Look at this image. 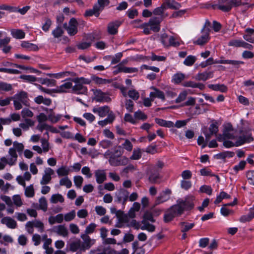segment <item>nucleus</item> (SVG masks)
Returning <instances> with one entry per match:
<instances>
[{
	"mask_svg": "<svg viewBox=\"0 0 254 254\" xmlns=\"http://www.w3.org/2000/svg\"><path fill=\"white\" fill-rule=\"evenodd\" d=\"M193 200V196H188L185 199H178L176 204L166 211L163 218L164 221L165 223H169L175 217L180 216L184 213L185 210L192 209L194 207Z\"/></svg>",
	"mask_w": 254,
	"mask_h": 254,
	"instance_id": "1",
	"label": "nucleus"
},
{
	"mask_svg": "<svg viewBox=\"0 0 254 254\" xmlns=\"http://www.w3.org/2000/svg\"><path fill=\"white\" fill-rule=\"evenodd\" d=\"M240 133L242 134L239 137L238 140L235 143L229 140H224L223 141V146L226 148H230L233 146H239L245 143L250 142L253 141L254 139L249 132H246L245 134L243 130L240 131Z\"/></svg>",
	"mask_w": 254,
	"mask_h": 254,
	"instance_id": "2",
	"label": "nucleus"
},
{
	"mask_svg": "<svg viewBox=\"0 0 254 254\" xmlns=\"http://www.w3.org/2000/svg\"><path fill=\"white\" fill-rule=\"evenodd\" d=\"M8 153L10 156V158L7 159L5 157L1 158L0 161V170H2L4 168L6 164L12 166L13 165L17 158V154L13 148H10L9 149Z\"/></svg>",
	"mask_w": 254,
	"mask_h": 254,
	"instance_id": "3",
	"label": "nucleus"
},
{
	"mask_svg": "<svg viewBox=\"0 0 254 254\" xmlns=\"http://www.w3.org/2000/svg\"><path fill=\"white\" fill-rule=\"evenodd\" d=\"M226 1H228L226 5L219 4L218 8L223 11L229 12L231 10L233 5L236 7L242 4H247V3H242L241 0H219V3H224Z\"/></svg>",
	"mask_w": 254,
	"mask_h": 254,
	"instance_id": "4",
	"label": "nucleus"
},
{
	"mask_svg": "<svg viewBox=\"0 0 254 254\" xmlns=\"http://www.w3.org/2000/svg\"><path fill=\"white\" fill-rule=\"evenodd\" d=\"M163 20V16L162 17H152L147 23L150 27L151 30L154 32H157L160 30V23Z\"/></svg>",
	"mask_w": 254,
	"mask_h": 254,
	"instance_id": "5",
	"label": "nucleus"
},
{
	"mask_svg": "<svg viewBox=\"0 0 254 254\" xmlns=\"http://www.w3.org/2000/svg\"><path fill=\"white\" fill-rule=\"evenodd\" d=\"M81 238L83 240V242L81 243V252H85L86 250L89 249L95 243V240L91 239L87 235H82Z\"/></svg>",
	"mask_w": 254,
	"mask_h": 254,
	"instance_id": "6",
	"label": "nucleus"
},
{
	"mask_svg": "<svg viewBox=\"0 0 254 254\" xmlns=\"http://www.w3.org/2000/svg\"><path fill=\"white\" fill-rule=\"evenodd\" d=\"M128 195L129 192L127 190L122 189L116 192L115 197L118 202H122L123 205H125L128 198Z\"/></svg>",
	"mask_w": 254,
	"mask_h": 254,
	"instance_id": "7",
	"label": "nucleus"
},
{
	"mask_svg": "<svg viewBox=\"0 0 254 254\" xmlns=\"http://www.w3.org/2000/svg\"><path fill=\"white\" fill-rule=\"evenodd\" d=\"M122 22L119 20L110 22L107 26V31L110 35H115L118 33V28L121 25Z\"/></svg>",
	"mask_w": 254,
	"mask_h": 254,
	"instance_id": "8",
	"label": "nucleus"
},
{
	"mask_svg": "<svg viewBox=\"0 0 254 254\" xmlns=\"http://www.w3.org/2000/svg\"><path fill=\"white\" fill-rule=\"evenodd\" d=\"M161 177L158 170L154 167L150 170L148 180L150 183L152 184H158L159 182L158 180Z\"/></svg>",
	"mask_w": 254,
	"mask_h": 254,
	"instance_id": "9",
	"label": "nucleus"
},
{
	"mask_svg": "<svg viewBox=\"0 0 254 254\" xmlns=\"http://www.w3.org/2000/svg\"><path fill=\"white\" fill-rule=\"evenodd\" d=\"M92 111L94 113H97L100 117H105L106 116L109 115L110 113H113L110 111L109 107L107 106L103 107L94 108Z\"/></svg>",
	"mask_w": 254,
	"mask_h": 254,
	"instance_id": "10",
	"label": "nucleus"
},
{
	"mask_svg": "<svg viewBox=\"0 0 254 254\" xmlns=\"http://www.w3.org/2000/svg\"><path fill=\"white\" fill-rule=\"evenodd\" d=\"M12 98L21 102L22 104L26 106H29V105L27 93L24 91H21L19 93L15 94Z\"/></svg>",
	"mask_w": 254,
	"mask_h": 254,
	"instance_id": "11",
	"label": "nucleus"
},
{
	"mask_svg": "<svg viewBox=\"0 0 254 254\" xmlns=\"http://www.w3.org/2000/svg\"><path fill=\"white\" fill-rule=\"evenodd\" d=\"M209 133L206 131H203V133L205 136V139L206 142L208 141L212 135L213 134H216L218 131V127L217 125V123L211 124L209 127Z\"/></svg>",
	"mask_w": 254,
	"mask_h": 254,
	"instance_id": "12",
	"label": "nucleus"
},
{
	"mask_svg": "<svg viewBox=\"0 0 254 254\" xmlns=\"http://www.w3.org/2000/svg\"><path fill=\"white\" fill-rule=\"evenodd\" d=\"M95 100L98 102H109L111 101V99L107 95V94L101 90H96L94 93Z\"/></svg>",
	"mask_w": 254,
	"mask_h": 254,
	"instance_id": "13",
	"label": "nucleus"
},
{
	"mask_svg": "<svg viewBox=\"0 0 254 254\" xmlns=\"http://www.w3.org/2000/svg\"><path fill=\"white\" fill-rule=\"evenodd\" d=\"M54 174V171L50 168L46 169L45 174L43 176L40 184L42 185L48 184L51 180V175Z\"/></svg>",
	"mask_w": 254,
	"mask_h": 254,
	"instance_id": "14",
	"label": "nucleus"
},
{
	"mask_svg": "<svg viewBox=\"0 0 254 254\" xmlns=\"http://www.w3.org/2000/svg\"><path fill=\"white\" fill-rule=\"evenodd\" d=\"M223 132L224 136H225L227 139H233L235 138L234 128L231 124L228 123L224 126Z\"/></svg>",
	"mask_w": 254,
	"mask_h": 254,
	"instance_id": "15",
	"label": "nucleus"
},
{
	"mask_svg": "<svg viewBox=\"0 0 254 254\" xmlns=\"http://www.w3.org/2000/svg\"><path fill=\"white\" fill-rule=\"evenodd\" d=\"M77 22L75 18H72L69 22L67 32L70 35H74L77 32Z\"/></svg>",
	"mask_w": 254,
	"mask_h": 254,
	"instance_id": "16",
	"label": "nucleus"
},
{
	"mask_svg": "<svg viewBox=\"0 0 254 254\" xmlns=\"http://www.w3.org/2000/svg\"><path fill=\"white\" fill-rule=\"evenodd\" d=\"M210 29L208 28L206 31L201 32L203 35L199 38L194 43L198 45H203L206 43L209 40V32Z\"/></svg>",
	"mask_w": 254,
	"mask_h": 254,
	"instance_id": "17",
	"label": "nucleus"
},
{
	"mask_svg": "<svg viewBox=\"0 0 254 254\" xmlns=\"http://www.w3.org/2000/svg\"><path fill=\"white\" fill-rule=\"evenodd\" d=\"M245 32L243 38L250 43H254V29L248 28L245 29Z\"/></svg>",
	"mask_w": 254,
	"mask_h": 254,
	"instance_id": "18",
	"label": "nucleus"
},
{
	"mask_svg": "<svg viewBox=\"0 0 254 254\" xmlns=\"http://www.w3.org/2000/svg\"><path fill=\"white\" fill-rule=\"evenodd\" d=\"M95 176L97 183L100 184L106 180V175L104 170H98L95 172Z\"/></svg>",
	"mask_w": 254,
	"mask_h": 254,
	"instance_id": "19",
	"label": "nucleus"
},
{
	"mask_svg": "<svg viewBox=\"0 0 254 254\" xmlns=\"http://www.w3.org/2000/svg\"><path fill=\"white\" fill-rule=\"evenodd\" d=\"M1 222L2 224H5L9 228L14 229L17 226L16 221L10 217H4L1 219Z\"/></svg>",
	"mask_w": 254,
	"mask_h": 254,
	"instance_id": "20",
	"label": "nucleus"
},
{
	"mask_svg": "<svg viewBox=\"0 0 254 254\" xmlns=\"http://www.w3.org/2000/svg\"><path fill=\"white\" fill-rule=\"evenodd\" d=\"M100 9L95 4L92 9H87L85 11L84 15L86 17L91 16L94 15L96 17H98L100 13Z\"/></svg>",
	"mask_w": 254,
	"mask_h": 254,
	"instance_id": "21",
	"label": "nucleus"
},
{
	"mask_svg": "<svg viewBox=\"0 0 254 254\" xmlns=\"http://www.w3.org/2000/svg\"><path fill=\"white\" fill-rule=\"evenodd\" d=\"M216 63L223 64H230L233 65L235 67L238 68L240 64H243L244 62L242 61L235 60H220L216 61Z\"/></svg>",
	"mask_w": 254,
	"mask_h": 254,
	"instance_id": "22",
	"label": "nucleus"
},
{
	"mask_svg": "<svg viewBox=\"0 0 254 254\" xmlns=\"http://www.w3.org/2000/svg\"><path fill=\"white\" fill-rule=\"evenodd\" d=\"M76 84L72 87V90L78 94H86L87 92V88L79 83H75Z\"/></svg>",
	"mask_w": 254,
	"mask_h": 254,
	"instance_id": "23",
	"label": "nucleus"
},
{
	"mask_svg": "<svg viewBox=\"0 0 254 254\" xmlns=\"http://www.w3.org/2000/svg\"><path fill=\"white\" fill-rule=\"evenodd\" d=\"M213 76V72H204L202 73H199L196 75L195 77L197 80L206 81L209 78H211Z\"/></svg>",
	"mask_w": 254,
	"mask_h": 254,
	"instance_id": "24",
	"label": "nucleus"
},
{
	"mask_svg": "<svg viewBox=\"0 0 254 254\" xmlns=\"http://www.w3.org/2000/svg\"><path fill=\"white\" fill-rule=\"evenodd\" d=\"M208 87L212 90L219 91L221 92H226L228 90L227 86L224 84H209Z\"/></svg>",
	"mask_w": 254,
	"mask_h": 254,
	"instance_id": "25",
	"label": "nucleus"
},
{
	"mask_svg": "<svg viewBox=\"0 0 254 254\" xmlns=\"http://www.w3.org/2000/svg\"><path fill=\"white\" fill-rule=\"evenodd\" d=\"M72 87V83L70 82H67L60 86H58L57 89L54 90L56 93H61L65 92L66 89H70Z\"/></svg>",
	"mask_w": 254,
	"mask_h": 254,
	"instance_id": "26",
	"label": "nucleus"
},
{
	"mask_svg": "<svg viewBox=\"0 0 254 254\" xmlns=\"http://www.w3.org/2000/svg\"><path fill=\"white\" fill-rule=\"evenodd\" d=\"M54 231L58 234L64 237H66L68 235V231L64 225H59L54 228Z\"/></svg>",
	"mask_w": 254,
	"mask_h": 254,
	"instance_id": "27",
	"label": "nucleus"
},
{
	"mask_svg": "<svg viewBox=\"0 0 254 254\" xmlns=\"http://www.w3.org/2000/svg\"><path fill=\"white\" fill-rule=\"evenodd\" d=\"M10 32L12 37L16 39H23L25 35L24 32L21 29H12Z\"/></svg>",
	"mask_w": 254,
	"mask_h": 254,
	"instance_id": "28",
	"label": "nucleus"
},
{
	"mask_svg": "<svg viewBox=\"0 0 254 254\" xmlns=\"http://www.w3.org/2000/svg\"><path fill=\"white\" fill-rule=\"evenodd\" d=\"M141 224L142 226H140V229L142 230H147L149 232H152L155 230V227L152 224H150L148 222L145 221V220H142L141 221Z\"/></svg>",
	"mask_w": 254,
	"mask_h": 254,
	"instance_id": "29",
	"label": "nucleus"
},
{
	"mask_svg": "<svg viewBox=\"0 0 254 254\" xmlns=\"http://www.w3.org/2000/svg\"><path fill=\"white\" fill-rule=\"evenodd\" d=\"M155 121L156 124L160 126L167 127H171L174 126V123L171 121H167L159 118L155 119Z\"/></svg>",
	"mask_w": 254,
	"mask_h": 254,
	"instance_id": "30",
	"label": "nucleus"
},
{
	"mask_svg": "<svg viewBox=\"0 0 254 254\" xmlns=\"http://www.w3.org/2000/svg\"><path fill=\"white\" fill-rule=\"evenodd\" d=\"M115 115L113 113H110L107 118L106 119L100 121L98 122V124L102 127L107 125L108 124L112 123L115 119Z\"/></svg>",
	"mask_w": 254,
	"mask_h": 254,
	"instance_id": "31",
	"label": "nucleus"
},
{
	"mask_svg": "<svg viewBox=\"0 0 254 254\" xmlns=\"http://www.w3.org/2000/svg\"><path fill=\"white\" fill-rule=\"evenodd\" d=\"M185 77L186 76L184 74L181 72H178L173 76L172 81L176 84H179L184 80Z\"/></svg>",
	"mask_w": 254,
	"mask_h": 254,
	"instance_id": "32",
	"label": "nucleus"
},
{
	"mask_svg": "<svg viewBox=\"0 0 254 254\" xmlns=\"http://www.w3.org/2000/svg\"><path fill=\"white\" fill-rule=\"evenodd\" d=\"M166 9L165 4H162L161 6L155 8L152 13L155 15L160 16V17H164V12Z\"/></svg>",
	"mask_w": 254,
	"mask_h": 254,
	"instance_id": "33",
	"label": "nucleus"
},
{
	"mask_svg": "<svg viewBox=\"0 0 254 254\" xmlns=\"http://www.w3.org/2000/svg\"><path fill=\"white\" fill-rule=\"evenodd\" d=\"M21 46L22 47L30 51H37L38 50V47L37 45L30 43L27 41L22 42Z\"/></svg>",
	"mask_w": 254,
	"mask_h": 254,
	"instance_id": "34",
	"label": "nucleus"
},
{
	"mask_svg": "<svg viewBox=\"0 0 254 254\" xmlns=\"http://www.w3.org/2000/svg\"><path fill=\"white\" fill-rule=\"evenodd\" d=\"M81 241L78 240L76 241L72 242L69 244V250L72 252H76L78 249L81 251Z\"/></svg>",
	"mask_w": 254,
	"mask_h": 254,
	"instance_id": "35",
	"label": "nucleus"
},
{
	"mask_svg": "<svg viewBox=\"0 0 254 254\" xmlns=\"http://www.w3.org/2000/svg\"><path fill=\"white\" fill-rule=\"evenodd\" d=\"M25 123H20L19 127L24 130H28L29 127H32L34 125V122L31 119H26L24 120Z\"/></svg>",
	"mask_w": 254,
	"mask_h": 254,
	"instance_id": "36",
	"label": "nucleus"
},
{
	"mask_svg": "<svg viewBox=\"0 0 254 254\" xmlns=\"http://www.w3.org/2000/svg\"><path fill=\"white\" fill-rule=\"evenodd\" d=\"M122 56L123 54L122 53H118L114 57H112L111 56H106L105 57L104 59H108L112 58L111 64H115L118 63L120 61Z\"/></svg>",
	"mask_w": 254,
	"mask_h": 254,
	"instance_id": "37",
	"label": "nucleus"
},
{
	"mask_svg": "<svg viewBox=\"0 0 254 254\" xmlns=\"http://www.w3.org/2000/svg\"><path fill=\"white\" fill-rule=\"evenodd\" d=\"M116 215L118 218L119 222L126 223L128 221L127 216L126 214H125L124 212L122 211V210H118Z\"/></svg>",
	"mask_w": 254,
	"mask_h": 254,
	"instance_id": "38",
	"label": "nucleus"
},
{
	"mask_svg": "<svg viewBox=\"0 0 254 254\" xmlns=\"http://www.w3.org/2000/svg\"><path fill=\"white\" fill-rule=\"evenodd\" d=\"M253 218H254V211L251 210L248 214L242 216L240 218V221L245 223L251 221Z\"/></svg>",
	"mask_w": 254,
	"mask_h": 254,
	"instance_id": "39",
	"label": "nucleus"
},
{
	"mask_svg": "<svg viewBox=\"0 0 254 254\" xmlns=\"http://www.w3.org/2000/svg\"><path fill=\"white\" fill-rule=\"evenodd\" d=\"M110 3L109 0H98L97 3L95 5L97 6V7L100 9V11H101L103 10L104 7L106 6H107Z\"/></svg>",
	"mask_w": 254,
	"mask_h": 254,
	"instance_id": "40",
	"label": "nucleus"
},
{
	"mask_svg": "<svg viewBox=\"0 0 254 254\" xmlns=\"http://www.w3.org/2000/svg\"><path fill=\"white\" fill-rule=\"evenodd\" d=\"M50 201L53 203H56L58 201L62 203L64 201V198L63 196L60 194H53L51 196L50 199Z\"/></svg>",
	"mask_w": 254,
	"mask_h": 254,
	"instance_id": "41",
	"label": "nucleus"
},
{
	"mask_svg": "<svg viewBox=\"0 0 254 254\" xmlns=\"http://www.w3.org/2000/svg\"><path fill=\"white\" fill-rule=\"evenodd\" d=\"M169 199V196H167L161 192L160 195L156 198L155 205L159 204L161 203L166 201Z\"/></svg>",
	"mask_w": 254,
	"mask_h": 254,
	"instance_id": "42",
	"label": "nucleus"
},
{
	"mask_svg": "<svg viewBox=\"0 0 254 254\" xmlns=\"http://www.w3.org/2000/svg\"><path fill=\"white\" fill-rule=\"evenodd\" d=\"M12 89V85L5 82H0V92H8Z\"/></svg>",
	"mask_w": 254,
	"mask_h": 254,
	"instance_id": "43",
	"label": "nucleus"
},
{
	"mask_svg": "<svg viewBox=\"0 0 254 254\" xmlns=\"http://www.w3.org/2000/svg\"><path fill=\"white\" fill-rule=\"evenodd\" d=\"M180 225L182 226V232H186L191 229L194 225V223H188L186 222H181Z\"/></svg>",
	"mask_w": 254,
	"mask_h": 254,
	"instance_id": "44",
	"label": "nucleus"
},
{
	"mask_svg": "<svg viewBox=\"0 0 254 254\" xmlns=\"http://www.w3.org/2000/svg\"><path fill=\"white\" fill-rule=\"evenodd\" d=\"M235 155L234 152L231 151H225L220 153H219L216 155L218 158L220 159H225V158L228 157H233Z\"/></svg>",
	"mask_w": 254,
	"mask_h": 254,
	"instance_id": "45",
	"label": "nucleus"
},
{
	"mask_svg": "<svg viewBox=\"0 0 254 254\" xmlns=\"http://www.w3.org/2000/svg\"><path fill=\"white\" fill-rule=\"evenodd\" d=\"M64 33V30L62 29L61 26H58L57 28L52 31V34L55 38H59L61 37Z\"/></svg>",
	"mask_w": 254,
	"mask_h": 254,
	"instance_id": "46",
	"label": "nucleus"
},
{
	"mask_svg": "<svg viewBox=\"0 0 254 254\" xmlns=\"http://www.w3.org/2000/svg\"><path fill=\"white\" fill-rule=\"evenodd\" d=\"M196 61V58L193 56H189L185 60L184 64L187 66L192 65Z\"/></svg>",
	"mask_w": 254,
	"mask_h": 254,
	"instance_id": "47",
	"label": "nucleus"
},
{
	"mask_svg": "<svg viewBox=\"0 0 254 254\" xmlns=\"http://www.w3.org/2000/svg\"><path fill=\"white\" fill-rule=\"evenodd\" d=\"M37 129L41 131H42L44 129L47 130H50L52 132H54V130L52 127L46 124H40L37 126Z\"/></svg>",
	"mask_w": 254,
	"mask_h": 254,
	"instance_id": "48",
	"label": "nucleus"
},
{
	"mask_svg": "<svg viewBox=\"0 0 254 254\" xmlns=\"http://www.w3.org/2000/svg\"><path fill=\"white\" fill-rule=\"evenodd\" d=\"M60 185L61 186H65L67 188H70L72 186V183L68 177H66L61 179Z\"/></svg>",
	"mask_w": 254,
	"mask_h": 254,
	"instance_id": "49",
	"label": "nucleus"
},
{
	"mask_svg": "<svg viewBox=\"0 0 254 254\" xmlns=\"http://www.w3.org/2000/svg\"><path fill=\"white\" fill-rule=\"evenodd\" d=\"M39 207L44 211H46L47 210V202L45 197H42L39 200Z\"/></svg>",
	"mask_w": 254,
	"mask_h": 254,
	"instance_id": "50",
	"label": "nucleus"
},
{
	"mask_svg": "<svg viewBox=\"0 0 254 254\" xmlns=\"http://www.w3.org/2000/svg\"><path fill=\"white\" fill-rule=\"evenodd\" d=\"M31 222L34 227L39 229L40 232H43L44 231V227L42 222L37 220H35Z\"/></svg>",
	"mask_w": 254,
	"mask_h": 254,
	"instance_id": "51",
	"label": "nucleus"
},
{
	"mask_svg": "<svg viewBox=\"0 0 254 254\" xmlns=\"http://www.w3.org/2000/svg\"><path fill=\"white\" fill-rule=\"evenodd\" d=\"M69 171L68 169L63 166L57 170V173L59 176H65L68 174Z\"/></svg>",
	"mask_w": 254,
	"mask_h": 254,
	"instance_id": "52",
	"label": "nucleus"
},
{
	"mask_svg": "<svg viewBox=\"0 0 254 254\" xmlns=\"http://www.w3.org/2000/svg\"><path fill=\"white\" fill-rule=\"evenodd\" d=\"M134 116L135 119L145 121L147 119V116L144 114L142 111L138 110L135 112L134 114Z\"/></svg>",
	"mask_w": 254,
	"mask_h": 254,
	"instance_id": "53",
	"label": "nucleus"
},
{
	"mask_svg": "<svg viewBox=\"0 0 254 254\" xmlns=\"http://www.w3.org/2000/svg\"><path fill=\"white\" fill-rule=\"evenodd\" d=\"M62 117L61 115H57L55 116L54 113H52L51 114L48 115V119L53 123H56L58 122Z\"/></svg>",
	"mask_w": 254,
	"mask_h": 254,
	"instance_id": "54",
	"label": "nucleus"
},
{
	"mask_svg": "<svg viewBox=\"0 0 254 254\" xmlns=\"http://www.w3.org/2000/svg\"><path fill=\"white\" fill-rule=\"evenodd\" d=\"M75 83H79L80 84H89L91 82V80L89 79L85 78L84 77L75 78L72 80Z\"/></svg>",
	"mask_w": 254,
	"mask_h": 254,
	"instance_id": "55",
	"label": "nucleus"
},
{
	"mask_svg": "<svg viewBox=\"0 0 254 254\" xmlns=\"http://www.w3.org/2000/svg\"><path fill=\"white\" fill-rule=\"evenodd\" d=\"M25 194L29 197H33L34 195V190L32 185H30L25 188Z\"/></svg>",
	"mask_w": 254,
	"mask_h": 254,
	"instance_id": "56",
	"label": "nucleus"
},
{
	"mask_svg": "<svg viewBox=\"0 0 254 254\" xmlns=\"http://www.w3.org/2000/svg\"><path fill=\"white\" fill-rule=\"evenodd\" d=\"M92 79L96 83L98 84H105L110 82L109 80L103 79L97 76H93Z\"/></svg>",
	"mask_w": 254,
	"mask_h": 254,
	"instance_id": "57",
	"label": "nucleus"
},
{
	"mask_svg": "<svg viewBox=\"0 0 254 254\" xmlns=\"http://www.w3.org/2000/svg\"><path fill=\"white\" fill-rule=\"evenodd\" d=\"M37 81L39 82L42 84H47L49 85V84H52L54 85H55L56 81L54 79H42V78H37Z\"/></svg>",
	"mask_w": 254,
	"mask_h": 254,
	"instance_id": "58",
	"label": "nucleus"
},
{
	"mask_svg": "<svg viewBox=\"0 0 254 254\" xmlns=\"http://www.w3.org/2000/svg\"><path fill=\"white\" fill-rule=\"evenodd\" d=\"M141 157V153L139 149H134L132 155L130 156L131 160H138Z\"/></svg>",
	"mask_w": 254,
	"mask_h": 254,
	"instance_id": "59",
	"label": "nucleus"
},
{
	"mask_svg": "<svg viewBox=\"0 0 254 254\" xmlns=\"http://www.w3.org/2000/svg\"><path fill=\"white\" fill-rule=\"evenodd\" d=\"M244 41L240 40H232L229 41L228 43V45L230 46H234L236 47H242V43H243Z\"/></svg>",
	"mask_w": 254,
	"mask_h": 254,
	"instance_id": "60",
	"label": "nucleus"
},
{
	"mask_svg": "<svg viewBox=\"0 0 254 254\" xmlns=\"http://www.w3.org/2000/svg\"><path fill=\"white\" fill-rule=\"evenodd\" d=\"M96 226H97L96 224L94 223H92L90 224L86 228V230L85 231V235H88V234L92 233L94 231Z\"/></svg>",
	"mask_w": 254,
	"mask_h": 254,
	"instance_id": "61",
	"label": "nucleus"
},
{
	"mask_svg": "<svg viewBox=\"0 0 254 254\" xmlns=\"http://www.w3.org/2000/svg\"><path fill=\"white\" fill-rule=\"evenodd\" d=\"M154 215L152 213L147 211L143 215V219L145 220L146 221L148 222V221H151L152 222H155V219L153 218Z\"/></svg>",
	"mask_w": 254,
	"mask_h": 254,
	"instance_id": "62",
	"label": "nucleus"
},
{
	"mask_svg": "<svg viewBox=\"0 0 254 254\" xmlns=\"http://www.w3.org/2000/svg\"><path fill=\"white\" fill-rule=\"evenodd\" d=\"M200 191L210 195L212 193V190L210 186L203 185L200 187Z\"/></svg>",
	"mask_w": 254,
	"mask_h": 254,
	"instance_id": "63",
	"label": "nucleus"
},
{
	"mask_svg": "<svg viewBox=\"0 0 254 254\" xmlns=\"http://www.w3.org/2000/svg\"><path fill=\"white\" fill-rule=\"evenodd\" d=\"M247 177L250 184L254 185V171L248 172L247 174Z\"/></svg>",
	"mask_w": 254,
	"mask_h": 254,
	"instance_id": "64",
	"label": "nucleus"
}]
</instances>
